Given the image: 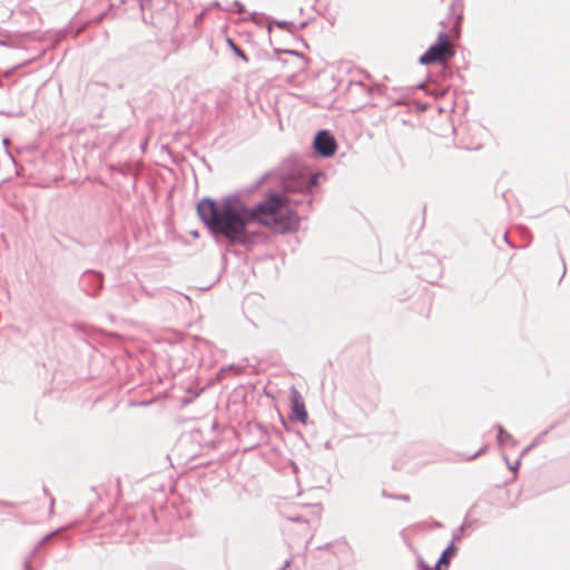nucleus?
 I'll return each instance as SVG.
<instances>
[{"label": "nucleus", "mask_w": 570, "mask_h": 570, "mask_svg": "<svg viewBox=\"0 0 570 570\" xmlns=\"http://www.w3.org/2000/svg\"><path fill=\"white\" fill-rule=\"evenodd\" d=\"M282 205L283 198L275 194L255 207H248L237 196H227L219 200H200L197 212L212 233L220 234L232 243H244L248 226L253 223L275 224Z\"/></svg>", "instance_id": "f257e3e1"}, {"label": "nucleus", "mask_w": 570, "mask_h": 570, "mask_svg": "<svg viewBox=\"0 0 570 570\" xmlns=\"http://www.w3.org/2000/svg\"><path fill=\"white\" fill-rule=\"evenodd\" d=\"M454 56V50L445 33L439 36L438 42L420 57L422 65L445 63Z\"/></svg>", "instance_id": "f03ea898"}, {"label": "nucleus", "mask_w": 570, "mask_h": 570, "mask_svg": "<svg viewBox=\"0 0 570 570\" xmlns=\"http://www.w3.org/2000/svg\"><path fill=\"white\" fill-rule=\"evenodd\" d=\"M313 147L323 157H332L337 150V142L327 130H321L315 136Z\"/></svg>", "instance_id": "7ed1b4c3"}, {"label": "nucleus", "mask_w": 570, "mask_h": 570, "mask_svg": "<svg viewBox=\"0 0 570 570\" xmlns=\"http://www.w3.org/2000/svg\"><path fill=\"white\" fill-rule=\"evenodd\" d=\"M317 175L309 173H298V175H292L287 178V193L288 191H305L316 185Z\"/></svg>", "instance_id": "20e7f679"}, {"label": "nucleus", "mask_w": 570, "mask_h": 570, "mask_svg": "<svg viewBox=\"0 0 570 570\" xmlns=\"http://www.w3.org/2000/svg\"><path fill=\"white\" fill-rule=\"evenodd\" d=\"M292 411L294 416L302 423L307 421V411L301 395L295 389L292 390Z\"/></svg>", "instance_id": "39448f33"}, {"label": "nucleus", "mask_w": 570, "mask_h": 570, "mask_svg": "<svg viewBox=\"0 0 570 570\" xmlns=\"http://www.w3.org/2000/svg\"><path fill=\"white\" fill-rule=\"evenodd\" d=\"M455 553V548L453 546H450L449 548H446L441 558L439 559L438 563H436V570H444L448 568L449 566V562H450V559L454 556Z\"/></svg>", "instance_id": "423d86ee"}, {"label": "nucleus", "mask_w": 570, "mask_h": 570, "mask_svg": "<svg viewBox=\"0 0 570 570\" xmlns=\"http://www.w3.org/2000/svg\"><path fill=\"white\" fill-rule=\"evenodd\" d=\"M298 227V217L296 215H293L292 213L287 212V232H294Z\"/></svg>", "instance_id": "0eeeda50"}, {"label": "nucleus", "mask_w": 570, "mask_h": 570, "mask_svg": "<svg viewBox=\"0 0 570 570\" xmlns=\"http://www.w3.org/2000/svg\"><path fill=\"white\" fill-rule=\"evenodd\" d=\"M227 45L228 47L234 51V53L239 57L240 59H243L244 61H247V57L246 55L234 43V41L232 39H227Z\"/></svg>", "instance_id": "6e6552de"}, {"label": "nucleus", "mask_w": 570, "mask_h": 570, "mask_svg": "<svg viewBox=\"0 0 570 570\" xmlns=\"http://www.w3.org/2000/svg\"><path fill=\"white\" fill-rule=\"evenodd\" d=\"M509 436H510V435H509V434H508V433H507L502 428H500V429H499V435H498V438H499V441H500V442H503V441H504V439H508Z\"/></svg>", "instance_id": "1a4fd4ad"}]
</instances>
